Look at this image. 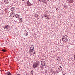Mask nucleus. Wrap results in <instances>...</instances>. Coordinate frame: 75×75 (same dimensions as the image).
<instances>
[{
    "label": "nucleus",
    "mask_w": 75,
    "mask_h": 75,
    "mask_svg": "<svg viewBox=\"0 0 75 75\" xmlns=\"http://www.w3.org/2000/svg\"><path fill=\"white\" fill-rule=\"evenodd\" d=\"M34 46L32 45L30 47V50H29V51H30V53H31V52H33L34 51Z\"/></svg>",
    "instance_id": "nucleus-1"
},
{
    "label": "nucleus",
    "mask_w": 75,
    "mask_h": 75,
    "mask_svg": "<svg viewBox=\"0 0 75 75\" xmlns=\"http://www.w3.org/2000/svg\"><path fill=\"white\" fill-rule=\"evenodd\" d=\"M38 66V62H36L35 64L33 65V68H35L36 67H37Z\"/></svg>",
    "instance_id": "nucleus-2"
},
{
    "label": "nucleus",
    "mask_w": 75,
    "mask_h": 75,
    "mask_svg": "<svg viewBox=\"0 0 75 75\" xmlns=\"http://www.w3.org/2000/svg\"><path fill=\"white\" fill-rule=\"evenodd\" d=\"M62 41H65V42H67V41H68V39H67L66 37L63 36L62 38Z\"/></svg>",
    "instance_id": "nucleus-3"
},
{
    "label": "nucleus",
    "mask_w": 75,
    "mask_h": 75,
    "mask_svg": "<svg viewBox=\"0 0 75 75\" xmlns=\"http://www.w3.org/2000/svg\"><path fill=\"white\" fill-rule=\"evenodd\" d=\"M4 29H8V28H9L10 27V26H9L8 25H5L4 27Z\"/></svg>",
    "instance_id": "nucleus-4"
},
{
    "label": "nucleus",
    "mask_w": 75,
    "mask_h": 75,
    "mask_svg": "<svg viewBox=\"0 0 75 75\" xmlns=\"http://www.w3.org/2000/svg\"><path fill=\"white\" fill-rule=\"evenodd\" d=\"M41 64L42 66H45V62L44 61H42L41 62Z\"/></svg>",
    "instance_id": "nucleus-5"
},
{
    "label": "nucleus",
    "mask_w": 75,
    "mask_h": 75,
    "mask_svg": "<svg viewBox=\"0 0 75 75\" xmlns=\"http://www.w3.org/2000/svg\"><path fill=\"white\" fill-rule=\"evenodd\" d=\"M10 17H14V16H15V14L13 13V12H11V13H10Z\"/></svg>",
    "instance_id": "nucleus-6"
},
{
    "label": "nucleus",
    "mask_w": 75,
    "mask_h": 75,
    "mask_svg": "<svg viewBox=\"0 0 75 75\" xmlns=\"http://www.w3.org/2000/svg\"><path fill=\"white\" fill-rule=\"evenodd\" d=\"M58 70L59 71H61L62 70V67L61 66H59L58 69Z\"/></svg>",
    "instance_id": "nucleus-7"
},
{
    "label": "nucleus",
    "mask_w": 75,
    "mask_h": 75,
    "mask_svg": "<svg viewBox=\"0 0 75 75\" xmlns=\"http://www.w3.org/2000/svg\"><path fill=\"white\" fill-rule=\"evenodd\" d=\"M15 17H16V18H20V15L18 14L16 15Z\"/></svg>",
    "instance_id": "nucleus-8"
},
{
    "label": "nucleus",
    "mask_w": 75,
    "mask_h": 75,
    "mask_svg": "<svg viewBox=\"0 0 75 75\" xmlns=\"http://www.w3.org/2000/svg\"><path fill=\"white\" fill-rule=\"evenodd\" d=\"M70 3H73L74 2L73 0H67Z\"/></svg>",
    "instance_id": "nucleus-9"
},
{
    "label": "nucleus",
    "mask_w": 75,
    "mask_h": 75,
    "mask_svg": "<svg viewBox=\"0 0 75 75\" xmlns=\"http://www.w3.org/2000/svg\"><path fill=\"white\" fill-rule=\"evenodd\" d=\"M4 3L5 4H7L8 3V0H4Z\"/></svg>",
    "instance_id": "nucleus-10"
},
{
    "label": "nucleus",
    "mask_w": 75,
    "mask_h": 75,
    "mask_svg": "<svg viewBox=\"0 0 75 75\" xmlns=\"http://www.w3.org/2000/svg\"><path fill=\"white\" fill-rule=\"evenodd\" d=\"M25 35H26V36H27L28 35V32H27V31H25Z\"/></svg>",
    "instance_id": "nucleus-11"
},
{
    "label": "nucleus",
    "mask_w": 75,
    "mask_h": 75,
    "mask_svg": "<svg viewBox=\"0 0 75 75\" xmlns=\"http://www.w3.org/2000/svg\"><path fill=\"white\" fill-rule=\"evenodd\" d=\"M21 19L22 20V19L21 18H20V19H19V22L20 23H21L22 22V20H21Z\"/></svg>",
    "instance_id": "nucleus-12"
},
{
    "label": "nucleus",
    "mask_w": 75,
    "mask_h": 75,
    "mask_svg": "<svg viewBox=\"0 0 75 75\" xmlns=\"http://www.w3.org/2000/svg\"><path fill=\"white\" fill-rule=\"evenodd\" d=\"M46 17L47 18L46 19V20H47V19H48V18H50V16L47 15Z\"/></svg>",
    "instance_id": "nucleus-13"
},
{
    "label": "nucleus",
    "mask_w": 75,
    "mask_h": 75,
    "mask_svg": "<svg viewBox=\"0 0 75 75\" xmlns=\"http://www.w3.org/2000/svg\"><path fill=\"white\" fill-rule=\"evenodd\" d=\"M6 75H11V74L10 73H8L6 74Z\"/></svg>",
    "instance_id": "nucleus-14"
},
{
    "label": "nucleus",
    "mask_w": 75,
    "mask_h": 75,
    "mask_svg": "<svg viewBox=\"0 0 75 75\" xmlns=\"http://www.w3.org/2000/svg\"><path fill=\"white\" fill-rule=\"evenodd\" d=\"M2 51H3V52H6V51L5 50L2 49Z\"/></svg>",
    "instance_id": "nucleus-15"
},
{
    "label": "nucleus",
    "mask_w": 75,
    "mask_h": 75,
    "mask_svg": "<svg viewBox=\"0 0 75 75\" xmlns=\"http://www.w3.org/2000/svg\"><path fill=\"white\" fill-rule=\"evenodd\" d=\"M64 7L65 8H66L67 7V5H64Z\"/></svg>",
    "instance_id": "nucleus-16"
},
{
    "label": "nucleus",
    "mask_w": 75,
    "mask_h": 75,
    "mask_svg": "<svg viewBox=\"0 0 75 75\" xmlns=\"http://www.w3.org/2000/svg\"><path fill=\"white\" fill-rule=\"evenodd\" d=\"M42 2V3H46L45 1V0H43Z\"/></svg>",
    "instance_id": "nucleus-17"
},
{
    "label": "nucleus",
    "mask_w": 75,
    "mask_h": 75,
    "mask_svg": "<svg viewBox=\"0 0 75 75\" xmlns=\"http://www.w3.org/2000/svg\"><path fill=\"white\" fill-rule=\"evenodd\" d=\"M34 74V72L33 71H31V74L33 75Z\"/></svg>",
    "instance_id": "nucleus-18"
},
{
    "label": "nucleus",
    "mask_w": 75,
    "mask_h": 75,
    "mask_svg": "<svg viewBox=\"0 0 75 75\" xmlns=\"http://www.w3.org/2000/svg\"><path fill=\"white\" fill-rule=\"evenodd\" d=\"M43 16L44 17H47V15H45Z\"/></svg>",
    "instance_id": "nucleus-19"
},
{
    "label": "nucleus",
    "mask_w": 75,
    "mask_h": 75,
    "mask_svg": "<svg viewBox=\"0 0 75 75\" xmlns=\"http://www.w3.org/2000/svg\"><path fill=\"white\" fill-rule=\"evenodd\" d=\"M56 10H57V11H58V10H59V9L58 8H56Z\"/></svg>",
    "instance_id": "nucleus-20"
},
{
    "label": "nucleus",
    "mask_w": 75,
    "mask_h": 75,
    "mask_svg": "<svg viewBox=\"0 0 75 75\" xmlns=\"http://www.w3.org/2000/svg\"><path fill=\"white\" fill-rule=\"evenodd\" d=\"M33 54H35V52H34V53H33Z\"/></svg>",
    "instance_id": "nucleus-21"
},
{
    "label": "nucleus",
    "mask_w": 75,
    "mask_h": 75,
    "mask_svg": "<svg viewBox=\"0 0 75 75\" xmlns=\"http://www.w3.org/2000/svg\"><path fill=\"white\" fill-rule=\"evenodd\" d=\"M39 1H41V0H38Z\"/></svg>",
    "instance_id": "nucleus-22"
},
{
    "label": "nucleus",
    "mask_w": 75,
    "mask_h": 75,
    "mask_svg": "<svg viewBox=\"0 0 75 75\" xmlns=\"http://www.w3.org/2000/svg\"><path fill=\"white\" fill-rule=\"evenodd\" d=\"M57 60L58 61V59H57Z\"/></svg>",
    "instance_id": "nucleus-23"
},
{
    "label": "nucleus",
    "mask_w": 75,
    "mask_h": 75,
    "mask_svg": "<svg viewBox=\"0 0 75 75\" xmlns=\"http://www.w3.org/2000/svg\"><path fill=\"white\" fill-rule=\"evenodd\" d=\"M22 1H24L25 0H22Z\"/></svg>",
    "instance_id": "nucleus-24"
},
{
    "label": "nucleus",
    "mask_w": 75,
    "mask_h": 75,
    "mask_svg": "<svg viewBox=\"0 0 75 75\" xmlns=\"http://www.w3.org/2000/svg\"><path fill=\"white\" fill-rule=\"evenodd\" d=\"M37 16L38 17V15H37Z\"/></svg>",
    "instance_id": "nucleus-25"
},
{
    "label": "nucleus",
    "mask_w": 75,
    "mask_h": 75,
    "mask_svg": "<svg viewBox=\"0 0 75 75\" xmlns=\"http://www.w3.org/2000/svg\"><path fill=\"white\" fill-rule=\"evenodd\" d=\"M17 75H20V74H17Z\"/></svg>",
    "instance_id": "nucleus-26"
},
{
    "label": "nucleus",
    "mask_w": 75,
    "mask_h": 75,
    "mask_svg": "<svg viewBox=\"0 0 75 75\" xmlns=\"http://www.w3.org/2000/svg\"><path fill=\"white\" fill-rule=\"evenodd\" d=\"M41 68H43V67H41Z\"/></svg>",
    "instance_id": "nucleus-27"
},
{
    "label": "nucleus",
    "mask_w": 75,
    "mask_h": 75,
    "mask_svg": "<svg viewBox=\"0 0 75 75\" xmlns=\"http://www.w3.org/2000/svg\"><path fill=\"white\" fill-rule=\"evenodd\" d=\"M42 60H44V59H42Z\"/></svg>",
    "instance_id": "nucleus-28"
},
{
    "label": "nucleus",
    "mask_w": 75,
    "mask_h": 75,
    "mask_svg": "<svg viewBox=\"0 0 75 75\" xmlns=\"http://www.w3.org/2000/svg\"><path fill=\"white\" fill-rule=\"evenodd\" d=\"M50 0H48V1H50Z\"/></svg>",
    "instance_id": "nucleus-29"
}]
</instances>
